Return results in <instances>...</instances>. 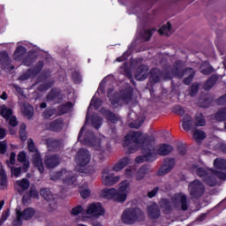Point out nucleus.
Here are the masks:
<instances>
[{
    "label": "nucleus",
    "mask_w": 226,
    "mask_h": 226,
    "mask_svg": "<svg viewBox=\"0 0 226 226\" xmlns=\"http://www.w3.org/2000/svg\"><path fill=\"white\" fill-rule=\"evenodd\" d=\"M151 142H154V136L143 135L139 132H129L124 138V147H127L130 153H135L139 147H141L143 155L136 157L137 163L154 162L156 154L167 156L173 149L172 146L167 144L160 145L154 149Z\"/></svg>",
    "instance_id": "1"
},
{
    "label": "nucleus",
    "mask_w": 226,
    "mask_h": 226,
    "mask_svg": "<svg viewBox=\"0 0 226 226\" xmlns=\"http://www.w3.org/2000/svg\"><path fill=\"white\" fill-rule=\"evenodd\" d=\"M80 142H83L85 146H90L91 147H94L98 154V160L99 162H103L105 158H107V153H105V149H107V146H109V141L105 137H102L101 139H96L93 135V133H87L86 134L85 139Z\"/></svg>",
    "instance_id": "2"
},
{
    "label": "nucleus",
    "mask_w": 226,
    "mask_h": 226,
    "mask_svg": "<svg viewBox=\"0 0 226 226\" xmlns=\"http://www.w3.org/2000/svg\"><path fill=\"white\" fill-rule=\"evenodd\" d=\"M121 220L125 225H134L146 220V214L139 207H129L124 210Z\"/></svg>",
    "instance_id": "3"
},
{
    "label": "nucleus",
    "mask_w": 226,
    "mask_h": 226,
    "mask_svg": "<svg viewBox=\"0 0 226 226\" xmlns=\"http://www.w3.org/2000/svg\"><path fill=\"white\" fill-rule=\"evenodd\" d=\"M161 207L162 209L169 211V209H182L186 211L188 209V201L186 200V195L183 193L175 194L171 198V202L167 200H161Z\"/></svg>",
    "instance_id": "4"
},
{
    "label": "nucleus",
    "mask_w": 226,
    "mask_h": 226,
    "mask_svg": "<svg viewBox=\"0 0 226 226\" xmlns=\"http://www.w3.org/2000/svg\"><path fill=\"white\" fill-rule=\"evenodd\" d=\"M192 170L199 177H203L208 186H216L218 185V180L215 177L213 172H211L213 170H206L197 164H193Z\"/></svg>",
    "instance_id": "5"
},
{
    "label": "nucleus",
    "mask_w": 226,
    "mask_h": 226,
    "mask_svg": "<svg viewBox=\"0 0 226 226\" xmlns=\"http://www.w3.org/2000/svg\"><path fill=\"white\" fill-rule=\"evenodd\" d=\"M52 181H57V179H61L64 185H67L68 186H72L77 183V177L75 173L63 169L58 172L51 174Z\"/></svg>",
    "instance_id": "6"
},
{
    "label": "nucleus",
    "mask_w": 226,
    "mask_h": 226,
    "mask_svg": "<svg viewBox=\"0 0 226 226\" xmlns=\"http://www.w3.org/2000/svg\"><path fill=\"white\" fill-rule=\"evenodd\" d=\"M214 167L217 170H212L210 172L214 175V177H218L222 181H226V160L217 158L214 161Z\"/></svg>",
    "instance_id": "7"
},
{
    "label": "nucleus",
    "mask_w": 226,
    "mask_h": 226,
    "mask_svg": "<svg viewBox=\"0 0 226 226\" xmlns=\"http://www.w3.org/2000/svg\"><path fill=\"white\" fill-rule=\"evenodd\" d=\"M36 215V210L33 207H27L24 211L16 209V219L13 221L12 225L22 226V220H31Z\"/></svg>",
    "instance_id": "8"
},
{
    "label": "nucleus",
    "mask_w": 226,
    "mask_h": 226,
    "mask_svg": "<svg viewBox=\"0 0 226 226\" xmlns=\"http://www.w3.org/2000/svg\"><path fill=\"white\" fill-rule=\"evenodd\" d=\"M130 192H132V184H130V181H122L119 184L118 190H117V193L118 195V198H117V200H119L120 203L126 202Z\"/></svg>",
    "instance_id": "9"
},
{
    "label": "nucleus",
    "mask_w": 226,
    "mask_h": 226,
    "mask_svg": "<svg viewBox=\"0 0 226 226\" xmlns=\"http://www.w3.org/2000/svg\"><path fill=\"white\" fill-rule=\"evenodd\" d=\"M205 190L206 188L204 187V184L200 180H194L189 184V192L192 199H199V197H202Z\"/></svg>",
    "instance_id": "10"
},
{
    "label": "nucleus",
    "mask_w": 226,
    "mask_h": 226,
    "mask_svg": "<svg viewBox=\"0 0 226 226\" xmlns=\"http://www.w3.org/2000/svg\"><path fill=\"white\" fill-rule=\"evenodd\" d=\"M75 162L78 167H86L91 162V154L87 149H79L76 154Z\"/></svg>",
    "instance_id": "11"
},
{
    "label": "nucleus",
    "mask_w": 226,
    "mask_h": 226,
    "mask_svg": "<svg viewBox=\"0 0 226 226\" xmlns=\"http://www.w3.org/2000/svg\"><path fill=\"white\" fill-rule=\"evenodd\" d=\"M121 177L114 176L109 170H104L102 172V181L105 186H114L117 183H119Z\"/></svg>",
    "instance_id": "12"
},
{
    "label": "nucleus",
    "mask_w": 226,
    "mask_h": 226,
    "mask_svg": "<svg viewBox=\"0 0 226 226\" xmlns=\"http://www.w3.org/2000/svg\"><path fill=\"white\" fill-rule=\"evenodd\" d=\"M87 215L93 216L94 218H100L105 215V208L102 206V203H92L88 205L87 208Z\"/></svg>",
    "instance_id": "13"
},
{
    "label": "nucleus",
    "mask_w": 226,
    "mask_h": 226,
    "mask_svg": "<svg viewBox=\"0 0 226 226\" xmlns=\"http://www.w3.org/2000/svg\"><path fill=\"white\" fill-rule=\"evenodd\" d=\"M41 195L49 202V211H56L57 209V205L56 204V201H54V195H52V192H50V190L49 189H42L41 190Z\"/></svg>",
    "instance_id": "14"
},
{
    "label": "nucleus",
    "mask_w": 226,
    "mask_h": 226,
    "mask_svg": "<svg viewBox=\"0 0 226 226\" xmlns=\"http://www.w3.org/2000/svg\"><path fill=\"white\" fill-rule=\"evenodd\" d=\"M100 195L102 199H108V200L112 199L113 200H115V202H119V200H117L119 197V194H117V190L116 188L102 189L100 192Z\"/></svg>",
    "instance_id": "15"
},
{
    "label": "nucleus",
    "mask_w": 226,
    "mask_h": 226,
    "mask_svg": "<svg viewBox=\"0 0 226 226\" xmlns=\"http://www.w3.org/2000/svg\"><path fill=\"white\" fill-rule=\"evenodd\" d=\"M44 163L47 169H56V167L61 163V157L57 154L46 155Z\"/></svg>",
    "instance_id": "16"
},
{
    "label": "nucleus",
    "mask_w": 226,
    "mask_h": 226,
    "mask_svg": "<svg viewBox=\"0 0 226 226\" xmlns=\"http://www.w3.org/2000/svg\"><path fill=\"white\" fill-rule=\"evenodd\" d=\"M174 165H176L174 159H166L163 165L157 171V176H165V174H169V172L174 169Z\"/></svg>",
    "instance_id": "17"
},
{
    "label": "nucleus",
    "mask_w": 226,
    "mask_h": 226,
    "mask_svg": "<svg viewBox=\"0 0 226 226\" xmlns=\"http://www.w3.org/2000/svg\"><path fill=\"white\" fill-rule=\"evenodd\" d=\"M147 215L149 218L155 220L159 216H162V212L160 211V207L156 203H152L147 208Z\"/></svg>",
    "instance_id": "18"
},
{
    "label": "nucleus",
    "mask_w": 226,
    "mask_h": 226,
    "mask_svg": "<svg viewBox=\"0 0 226 226\" xmlns=\"http://www.w3.org/2000/svg\"><path fill=\"white\" fill-rule=\"evenodd\" d=\"M33 165L38 169L41 174L45 172V168L43 167V161L41 160V155L40 152H35L33 155Z\"/></svg>",
    "instance_id": "19"
},
{
    "label": "nucleus",
    "mask_w": 226,
    "mask_h": 226,
    "mask_svg": "<svg viewBox=\"0 0 226 226\" xmlns=\"http://www.w3.org/2000/svg\"><path fill=\"white\" fill-rule=\"evenodd\" d=\"M147 72H149V67L141 65L136 71L135 79L138 80H146V79H147Z\"/></svg>",
    "instance_id": "20"
},
{
    "label": "nucleus",
    "mask_w": 226,
    "mask_h": 226,
    "mask_svg": "<svg viewBox=\"0 0 226 226\" xmlns=\"http://www.w3.org/2000/svg\"><path fill=\"white\" fill-rule=\"evenodd\" d=\"M41 68H43V63L40 62L39 66H37L34 71L29 70L26 73H24L19 77V80H27L29 77H34L35 75H38L40 72H41Z\"/></svg>",
    "instance_id": "21"
},
{
    "label": "nucleus",
    "mask_w": 226,
    "mask_h": 226,
    "mask_svg": "<svg viewBox=\"0 0 226 226\" xmlns=\"http://www.w3.org/2000/svg\"><path fill=\"white\" fill-rule=\"evenodd\" d=\"M194 75H195V71L192 68H188L184 72L183 75L178 74V77H185L184 79V84H185L186 86H189V84L192 83V80H193Z\"/></svg>",
    "instance_id": "22"
},
{
    "label": "nucleus",
    "mask_w": 226,
    "mask_h": 226,
    "mask_svg": "<svg viewBox=\"0 0 226 226\" xmlns=\"http://www.w3.org/2000/svg\"><path fill=\"white\" fill-rule=\"evenodd\" d=\"M127 165H130V158L124 157L114 164L112 170H114V172H120V170H123Z\"/></svg>",
    "instance_id": "23"
},
{
    "label": "nucleus",
    "mask_w": 226,
    "mask_h": 226,
    "mask_svg": "<svg viewBox=\"0 0 226 226\" xmlns=\"http://www.w3.org/2000/svg\"><path fill=\"white\" fill-rule=\"evenodd\" d=\"M21 112L24 114V116H26V117H27V119H31V117L34 116V109L27 102L23 104Z\"/></svg>",
    "instance_id": "24"
},
{
    "label": "nucleus",
    "mask_w": 226,
    "mask_h": 226,
    "mask_svg": "<svg viewBox=\"0 0 226 226\" xmlns=\"http://www.w3.org/2000/svg\"><path fill=\"white\" fill-rule=\"evenodd\" d=\"M109 100L112 105H116V103H119V105H124V103H130L132 101V94L125 93L117 101H114L112 99Z\"/></svg>",
    "instance_id": "25"
},
{
    "label": "nucleus",
    "mask_w": 226,
    "mask_h": 226,
    "mask_svg": "<svg viewBox=\"0 0 226 226\" xmlns=\"http://www.w3.org/2000/svg\"><path fill=\"white\" fill-rule=\"evenodd\" d=\"M13 110L11 108H8L6 105H3L0 108V115L4 119H10V117L12 116Z\"/></svg>",
    "instance_id": "26"
},
{
    "label": "nucleus",
    "mask_w": 226,
    "mask_h": 226,
    "mask_svg": "<svg viewBox=\"0 0 226 226\" xmlns=\"http://www.w3.org/2000/svg\"><path fill=\"white\" fill-rule=\"evenodd\" d=\"M192 125L193 122L192 121V117H190V115H185L182 124L183 129L185 132H190V130H192Z\"/></svg>",
    "instance_id": "27"
},
{
    "label": "nucleus",
    "mask_w": 226,
    "mask_h": 226,
    "mask_svg": "<svg viewBox=\"0 0 226 226\" xmlns=\"http://www.w3.org/2000/svg\"><path fill=\"white\" fill-rule=\"evenodd\" d=\"M15 185L18 187L19 192H20V190H27V188H29L30 183L27 178H23L21 180L16 181Z\"/></svg>",
    "instance_id": "28"
},
{
    "label": "nucleus",
    "mask_w": 226,
    "mask_h": 226,
    "mask_svg": "<svg viewBox=\"0 0 226 226\" xmlns=\"http://www.w3.org/2000/svg\"><path fill=\"white\" fill-rule=\"evenodd\" d=\"M161 79H162V72H160V70L158 69H154L151 72L150 80H152L154 84H156V82H160Z\"/></svg>",
    "instance_id": "29"
},
{
    "label": "nucleus",
    "mask_w": 226,
    "mask_h": 226,
    "mask_svg": "<svg viewBox=\"0 0 226 226\" xmlns=\"http://www.w3.org/2000/svg\"><path fill=\"white\" fill-rule=\"evenodd\" d=\"M18 162H20L23 164V169H29V161H27L26 152H20L18 154Z\"/></svg>",
    "instance_id": "30"
},
{
    "label": "nucleus",
    "mask_w": 226,
    "mask_h": 226,
    "mask_svg": "<svg viewBox=\"0 0 226 226\" xmlns=\"http://www.w3.org/2000/svg\"><path fill=\"white\" fill-rule=\"evenodd\" d=\"M192 137L196 142H200L206 139V132L202 130H194Z\"/></svg>",
    "instance_id": "31"
},
{
    "label": "nucleus",
    "mask_w": 226,
    "mask_h": 226,
    "mask_svg": "<svg viewBox=\"0 0 226 226\" xmlns=\"http://www.w3.org/2000/svg\"><path fill=\"white\" fill-rule=\"evenodd\" d=\"M64 123L63 120H56L50 124V130L52 132H59L60 130H63Z\"/></svg>",
    "instance_id": "32"
},
{
    "label": "nucleus",
    "mask_w": 226,
    "mask_h": 226,
    "mask_svg": "<svg viewBox=\"0 0 226 226\" xmlns=\"http://www.w3.org/2000/svg\"><path fill=\"white\" fill-rule=\"evenodd\" d=\"M24 54H26V49L24 47H19L13 54V58L15 59V61H20Z\"/></svg>",
    "instance_id": "33"
},
{
    "label": "nucleus",
    "mask_w": 226,
    "mask_h": 226,
    "mask_svg": "<svg viewBox=\"0 0 226 226\" xmlns=\"http://www.w3.org/2000/svg\"><path fill=\"white\" fill-rule=\"evenodd\" d=\"M160 34H164L165 36H169L171 31V25L170 23H167L166 25H163L159 30H158Z\"/></svg>",
    "instance_id": "34"
},
{
    "label": "nucleus",
    "mask_w": 226,
    "mask_h": 226,
    "mask_svg": "<svg viewBox=\"0 0 226 226\" xmlns=\"http://www.w3.org/2000/svg\"><path fill=\"white\" fill-rule=\"evenodd\" d=\"M194 124L195 126H206V118L201 113L196 114Z\"/></svg>",
    "instance_id": "35"
},
{
    "label": "nucleus",
    "mask_w": 226,
    "mask_h": 226,
    "mask_svg": "<svg viewBox=\"0 0 226 226\" xmlns=\"http://www.w3.org/2000/svg\"><path fill=\"white\" fill-rule=\"evenodd\" d=\"M147 174V168L146 167H141L135 175L136 180L137 181H141V179H144L146 175Z\"/></svg>",
    "instance_id": "36"
},
{
    "label": "nucleus",
    "mask_w": 226,
    "mask_h": 226,
    "mask_svg": "<svg viewBox=\"0 0 226 226\" xmlns=\"http://www.w3.org/2000/svg\"><path fill=\"white\" fill-rule=\"evenodd\" d=\"M200 72L203 75H209V73H213V68L207 64V62H205L200 66Z\"/></svg>",
    "instance_id": "37"
},
{
    "label": "nucleus",
    "mask_w": 226,
    "mask_h": 226,
    "mask_svg": "<svg viewBox=\"0 0 226 226\" xmlns=\"http://www.w3.org/2000/svg\"><path fill=\"white\" fill-rule=\"evenodd\" d=\"M6 183H7V177L6 172H4V170H0V188L1 190H4L6 188Z\"/></svg>",
    "instance_id": "38"
},
{
    "label": "nucleus",
    "mask_w": 226,
    "mask_h": 226,
    "mask_svg": "<svg viewBox=\"0 0 226 226\" xmlns=\"http://www.w3.org/2000/svg\"><path fill=\"white\" fill-rule=\"evenodd\" d=\"M217 80L218 78L216 76H212L204 85V89H206V91H209V89H211V87L216 84Z\"/></svg>",
    "instance_id": "39"
},
{
    "label": "nucleus",
    "mask_w": 226,
    "mask_h": 226,
    "mask_svg": "<svg viewBox=\"0 0 226 226\" xmlns=\"http://www.w3.org/2000/svg\"><path fill=\"white\" fill-rule=\"evenodd\" d=\"M215 119L217 121H226V108L218 111L215 115Z\"/></svg>",
    "instance_id": "40"
},
{
    "label": "nucleus",
    "mask_w": 226,
    "mask_h": 226,
    "mask_svg": "<svg viewBox=\"0 0 226 226\" xmlns=\"http://www.w3.org/2000/svg\"><path fill=\"white\" fill-rule=\"evenodd\" d=\"M92 124L94 128H96L98 130V128L102 126V119L100 118V117L94 116L92 118Z\"/></svg>",
    "instance_id": "41"
},
{
    "label": "nucleus",
    "mask_w": 226,
    "mask_h": 226,
    "mask_svg": "<svg viewBox=\"0 0 226 226\" xmlns=\"http://www.w3.org/2000/svg\"><path fill=\"white\" fill-rule=\"evenodd\" d=\"M11 176L14 177H20V174H22V169L20 167H11Z\"/></svg>",
    "instance_id": "42"
},
{
    "label": "nucleus",
    "mask_w": 226,
    "mask_h": 226,
    "mask_svg": "<svg viewBox=\"0 0 226 226\" xmlns=\"http://www.w3.org/2000/svg\"><path fill=\"white\" fill-rule=\"evenodd\" d=\"M135 172H137V168L130 167L125 170V176L126 177H133L135 176Z\"/></svg>",
    "instance_id": "43"
},
{
    "label": "nucleus",
    "mask_w": 226,
    "mask_h": 226,
    "mask_svg": "<svg viewBox=\"0 0 226 226\" xmlns=\"http://www.w3.org/2000/svg\"><path fill=\"white\" fill-rule=\"evenodd\" d=\"M56 114V110L52 109H47L43 113L44 119H49V117H52Z\"/></svg>",
    "instance_id": "44"
},
{
    "label": "nucleus",
    "mask_w": 226,
    "mask_h": 226,
    "mask_svg": "<svg viewBox=\"0 0 226 226\" xmlns=\"http://www.w3.org/2000/svg\"><path fill=\"white\" fill-rule=\"evenodd\" d=\"M9 216H10V210L3 212L1 218H0V226L3 225V223H4L5 221L8 220Z\"/></svg>",
    "instance_id": "45"
},
{
    "label": "nucleus",
    "mask_w": 226,
    "mask_h": 226,
    "mask_svg": "<svg viewBox=\"0 0 226 226\" xmlns=\"http://www.w3.org/2000/svg\"><path fill=\"white\" fill-rule=\"evenodd\" d=\"M79 193H80L82 199H87V197H89V195H91V190L85 187V189H81L79 191Z\"/></svg>",
    "instance_id": "46"
},
{
    "label": "nucleus",
    "mask_w": 226,
    "mask_h": 226,
    "mask_svg": "<svg viewBox=\"0 0 226 226\" xmlns=\"http://www.w3.org/2000/svg\"><path fill=\"white\" fill-rule=\"evenodd\" d=\"M27 146L28 151H30L31 153H38V151H36V147H34V142L33 141V139H28Z\"/></svg>",
    "instance_id": "47"
},
{
    "label": "nucleus",
    "mask_w": 226,
    "mask_h": 226,
    "mask_svg": "<svg viewBox=\"0 0 226 226\" xmlns=\"http://www.w3.org/2000/svg\"><path fill=\"white\" fill-rule=\"evenodd\" d=\"M84 211V207L82 206L78 205L76 207L72 208V215L77 216V215H80Z\"/></svg>",
    "instance_id": "48"
},
{
    "label": "nucleus",
    "mask_w": 226,
    "mask_h": 226,
    "mask_svg": "<svg viewBox=\"0 0 226 226\" xmlns=\"http://www.w3.org/2000/svg\"><path fill=\"white\" fill-rule=\"evenodd\" d=\"M73 108V103L68 102L64 106H62V114H66V112H70Z\"/></svg>",
    "instance_id": "49"
},
{
    "label": "nucleus",
    "mask_w": 226,
    "mask_h": 226,
    "mask_svg": "<svg viewBox=\"0 0 226 226\" xmlns=\"http://www.w3.org/2000/svg\"><path fill=\"white\" fill-rule=\"evenodd\" d=\"M17 154L14 152H11L10 154V160L6 161V164L10 167V165H15V158Z\"/></svg>",
    "instance_id": "50"
},
{
    "label": "nucleus",
    "mask_w": 226,
    "mask_h": 226,
    "mask_svg": "<svg viewBox=\"0 0 226 226\" xmlns=\"http://www.w3.org/2000/svg\"><path fill=\"white\" fill-rule=\"evenodd\" d=\"M153 31L154 30H145L143 33V38L146 40V41H148L149 38L153 36Z\"/></svg>",
    "instance_id": "51"
},
{
    "label": "nucleus",
    "mask_w": 226,
    "mask_h": 226,
    "mask_svg": "<svg viewBox=\"0 0 226 226\" xmlns=\"http://www.w3.org/2000/svg\"><path fill=\"white\" fill-rule=\"evenodd\" d=\"M108 119L109 121H111V123L119 121V117H117V116H116L114 113H108Z\"/></svg>",
    "instance_id": "52"
},
{
    "label": "nucleus",
    "mask_w": 226,
    "mask_h": 226,
    "mask_svg": "<svg viewBox=\"0 0 226 226\" xmlns=\"http://www.w3.org/2000/svg\"><path fill=\"white\" fill-rule=\"evenodd\" d=\"M28 197H32V199H38V191H36V189H31L28 192Z\"/></svg>",
    "instance_id": "53"
},
{
    "label": "nucleus",
    "mask_w": 226,
    "mask_h": 226,
    "mask_svg": "<svg viewBox=\"0 0 226 226\" xmlns=\"http://www.w3.org/2000/svg\"><path fill=\"white\" fill-rule=\"evenodd\" d=\"M159 190H160V189H159L158 187L154 188L152 191H150V192H147V197H148L149 199H153V197H155V196H156V193H158V191H159Z\"/></svg>",
    "instance_id": "54"
},
{
    "label": "nucleus",
    "mask_w": 226,
    "mask_h": 226,
    "mask_svg": "<svg viewBox=\"0 0 226 226\" xmlns=\"http://www.w3.org/2000/svg\"><path fill=\"white\" fill-rule=\"evenodd\" d=\"M174 112L178 114V116H183V114H185V109H183L181 106H176L174 108Z\"/></svg>",
    "instance_id": "55"
},
{
    "label": "nucleus",
    "mask_w": 226,
    "mask_h": 226,
    "mask_svg": "<svg viewBox=\"0 0 226 226\" xmlns=\"http://www.w3.org/2000/svg\"><path fill=\"white\" fill-rule=\"evenodd\" d=\"M0 153L2 154H4V153H6V142L5 141L0 142Z\"/></svg>",
    "instance_id": "56"
},
{
    "label": "nucleus",
    "mask_w": 226,
    "mask_h": 226,
    "mask_svg": "<svg viewBox=\"0 0 226 226\" xmlns=\"http://www.w3.org/2000/svg\"><path fill=\"white\" fill-rule=\"evenodd\" d=\"M9 124L10 126L15 127L17 126L18 123H17V118L15 117H11L9 118Z\"/></svg>",
    "instance_id": "57"
},
{
    "label": "nucleus",
    "mask_w": 226,
    "mask_h": 226,
    "mask_svg": "<svg viewBox=\"0 0 226 226\" xmlns=\"http://www.w3.org/2000/svg\"><path fill=\"white\" fill-rule=\"evenodd\" d=\"M199 91V84L194 83L192 86V93H191V96H193V94H196V93Z\"/></svg>",
    "instance_id": "58"
},
{
    "label": "nucleus",
    "mask_w": 226,
    "mask_h": 226,
    "mask_svg": "<svg viewBox=\"0 0 226 226\" xmlns=\"http://www.w3.org/2000/svg\"><path fill=\"white\" fill-rule=\"evenodd\" d=\"M218 105H225L226 103V94L224 96H222L217 100Z\"/></svg>",
    "instance_id": "59"
},
{
    "label": "nucleus",
    "mask_w": 226,
    "mask_h": 226,
    "mask_svg": "<svg viewBox=\"0 0 226 226\" xmlns=\"http://www.w3.org/2000/svg\"><path fill=\"white\" fill-rule=\"evenodd\" d=\"M142 123H144V120L142 118L139 119V124H131L132 128H140L142 126Z\"/></svg>",
    "instance_id": "60"
},
{
    "label": "nucleus",
    "mask_w": 226,
    "mask_h": 226,
    "mask_svg": "<svg viewBox=\"0 0 226 226\" xmlns=\"http://www.w3.org/2000/svg\"><path fill=\"white\" fill-rule=\"evenodd\" d=\"M6 137V131L3 128H0V139H4Z\"/></svg>",
    "instance_id": "61"
},
{
    "label": "nucleus",
    "mask_w": 226,
    "mask_h": 226,
    "mask_svg": "<svg viewBox=\"0 0 226 226\" xmlns=\"http://www.w3.org/2000/svg\"><path fill=\"white\" fill-rule=\"evenodd\" d=\"M20 138L21 140H26V139H27V135L26 134V132H20Z\"/></svg>",
    "instance_id": "62"
},
{
    "label": "nucleus",
    "mask_w": 226,
    "mask_h": 226,
    "mask_svg": "<svg viewBox=\"0 0 226 226\" xmlns=\"http://www.w3.org/2000/svg\"><path fill=\"white\" fill-rule=\"evenodd\" d=\"M91 225H92V226H103V225H102V223H100V222H98V221H92Z\"/></svg>",
    "instance_id": "63"
},
{
    "label": "nucleus",
    "mask_w": 226,
    "mask_h": 226,
    "mask_svg": "<svg viewBox=\"0 0 226 226\" xmlns=\"http://www.w3.org/2000/svg\"><path fill=\"white\" fill-rule=\"evenodd\" d=\"M54 98H56V95H54V92H50L48 94V100H54Z\"/></svg>",
    "instance_id": "64"
}]
</instances>
